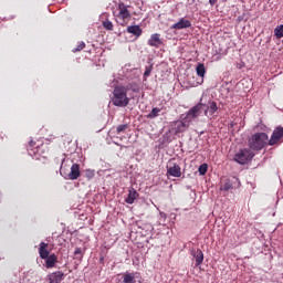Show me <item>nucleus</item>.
<instances>
[{
  "label": "nucleus",
  "mask_w": 283,
  "mask_h": 283,
  "mask_svg": "<svg viewBox=\"0 0 283 283\" xmlns=\"http://www.w3.org/2000/svg\"><path fill=\"white\" fill-rule=\"evenodd\" d=\"M269 135L266 133H255L252 135L248 143L250 149H253V151H260L269 145Z\"/></svg>",
  "instance_id": "1"
},
{
  "label": "nucleus",
  "mask_w": 283,
  "mask_h": 283,
  "mask_svg": "<svg viewBox=\"0 0 283 283\" xmlns=\"http://www.w3.org/2000/svg\"><path fill=\"white\" fill-rule=\"evenodd\" d=\"M112 103L115 107H127L129 105V97H127V88L125 86L114 88Z\"/></svg>",
  "instance_id": "2"
},
{
  "label": "nucleus",
  "mask_w": 283,
  "mask_h": 283,
  "mask_svg": "<svg viewBox=\"0 0 283 283\" xmlns=\"http://www.w3.org/2000/svg\"><path fill=\"white\" fill-rule=\"evenodd\" d=\"M114 17L118 25H127L132 21V12H129V6L120 2L117 10L114 12Z\"/></svg>",
  "instance_id": "3"
},
{
  "label": "nucleus",
  "mask_w": 283,
  "mask_h": 283,
  "mask_svg": "<svg viewBox=\"0 0 283 283\" xmlns=\"http://www.w3.org/2000/svg\"><path fill=\"white\" fill-rule=\"evenodd\" d=\"M166 176L169 178H180L182 176V168H180V164H177L176 160L172 158L168 160L166 165Z\"/></svg>",
  "instance_id": "4"
},
{
  "label": "nucleus",
  "mask_w": 283,
  "mask_h": 283,
  "mask_svg": "<svg viewBox=\"0 0 283 283\" xmlns=\"http://www.w3.org/2000/svg\"><path fill=\"white\" fill-rule=\"evenodd\" d=\"M253 156H255V154H253L251 149L243 148L234 155V160L239 165H247V163L253 159Z\"/></svg>",
  "instance_id": "5"
},
{
  "label": "nucleus",
  "mask_w": 283,
  "mask_h": 283,
  "mask_svg": "<svg viewBox=\"0 0 283 283\" xmlns=\"http://www.w3.org/2000/svg\"><path fill=\"white\" fill-rule=\"evenodd\" d=\"M205 111V104L199 103L195 105L192 108H190L187 113L186 116L184 117L190 125L191 120H195V118H198L200 114Z\"/></svg>",
  "instance_id": "6"
},
{
  "label": "nucleus",
  "mask_w": 283,
  "mask_h": 283,
  "mask_svg": "<svg viewBox=\"0 0 283 283\" xmlns=\"http://www.w3.org/2000/svg\"><path fill=\"white\" fill-rule=\"evenodd\" d=\"M282 138H283V127L279 126L273 130L272 136L269 139V145L271 147H273V145H277V143H280Z\"/></svg>",
  "instance_id": "7"
},
{
  "label": "nucleus",
  "mask_w": 283,
  "mask_h": 283,
  "mask_svg": "<svg viewBox=\"0 0 283 283\" xmlns=\"http://www.w3.org/2000/svg\"><path fill=\"white\" fill-rule=\"evenodd\" d=\"M239 187L240 179H238L237 177H231L221 186V191H229V189H239Z\"/></svg>",
  "instance_id": "8"
},
{
  "label": "nucleus",
  "mask_w": 283,
  "mask_h": 283,
  "mask_svg": "<svg viewBox=\"0 0 283 283\" xmlns=\"http://www.w3.org/2000/svg\"><path fill=\"white\" fill-rule=\"evenodd\" d=\"M67 180H78L81 178V166L78 164H73L71 166V171L65 177Z\"/></svg>",
  "instance_id": "9"
},
{
  "label": "nucleus",
  "mask_w": 283,
  "mask_h": 283,
  "mask_svg": "<svg viewBox=\"0 0 283 283\" xmlns=\"http://www.w3.org/2000/svg\"><path fill=\"white\" fill-rule=\"evenodd\" d=\"M196 73L199 78L195 85H202L205 83V75L207 74V67H205V64L199 63L196 67Z\"/></svg>",
  "instance_id": "10"
},
{
  "label": "nucleus",
  "mask_w": 283,
  "mask_h": 283,
  "mask_svg": "<svg viewBox=\"0 0 283 283\" xmlns=\"http://www.w3.org/2000/svg\"><path fill=\"white\" fill-rule=\"evenodd\" d=\"M190 255H192L193 260H195V265L196 266H200V264H202V262H205V253H202V250L200 249H192L190 252Z\"/></svg>",
  "instance_id": "11"
},
{
  "label": "nucleus",
  "mask_w": 283,
  "mask_h": 283,
  "mask_svg": "<svg viewBox=\"0 0 283 283\" xmlns=\"http://www.w3.org/2000/svg\"><path fill=\"white\" fill-rule=\"evenodd\" d=\"M187 28H191V21L181 18L178 22L170 27V30H187Z\"/></svg>",
  "instance_id": "12"
},
{
  "label": "nucleus",
  "mask_w": 283,
  "mask_h": 283,
  "mask_svg": "<svg viewBox=\"0 0 283 283\" xmlns=\"http://www.w3.org/2000/svg\"><path fill=\"white\" fill-rule=\"evenodd\" d=\"M189 125L191 124L185 118L182 120L176 122L175 124L176 134H182V132H187V129H189Z\"/></svg>",
  "instance_id": "13"
},
{
  "label": "nucleus",
  "mask_w": 283,
  "mask_h": 283,
  "mask_svg": "<svg viewBox=\"0 0 283 283\" xmlns=\"http://www.w3.org/2000/svg\"><path fill=\"white\" fill-rule=\"evenodd\" d=\"M148 45H150V48H160V45H163V40H160V34L158 33L151 34L148 40Z\"/></svg>",
  "instance_id": "14"
},
{
  "label": "nucleus",
  "mask_w": 283,
  "mask_h": 283,
  "mask_svg": "<svg viewBox=\"0 0 283 283\" xmlns=\"http://www.w3.org/2000/svg\"><path fill=\"white\" fill-rule=\"evenodd\" d=\"M64 276H65V274L61 271L53 272V273L49 274V282L50 283L63 282Z\"/></svg>",
  "instance_id": "15"
},
{
  "label": "nucleus",
  "mask_w": 283,
  "mask_h": 283,
  "mask_svg": "<svg viewBox=\"0 0 283 283\" xmlns=\"http://www.w3.org/2000/svg\"><path fill=\"white\" fill-rule=\"evenodd\" d=\"M137 199H138V191H136V189H134V188H129L128 196L125 199V202L127 205H134L135 200H137Z\"/></svg>",
  "instance_id": "16"
},
{
  "label": "nucleus",
  "mask_w": 283,
  "mask_h": 283,
  "mask_svg": "<svg viewBox=\"0 0 283 283\" xmlns=\"http://www.w3.org/2000/svg\"><path fill=\"white\" fill-rule=\"evenodd\" d=\"M44 260L46 269H54V266H56V262H59V258L56 256V254H51Z\"/></svg>",
  "instance_id": "17"
},
{
  "label": "nucleus",
  "mask_w": 283,
  "mask_h": 283,
  "mask_svg": "<svg viewBox=\"0 0 283 283\" xmlns=\"http://www.w3.org/2000/svg\"><path fill=\"white\" fill-rule=\"evenodd\" d=\"M218 112V104L216 102H209V105L205 109V116H213Z\"/></svg>",
  "instance_id": "18"
},
{
  "label": "nucleus",
  "mask_w": 283,
  "mask_h": 283,
  "mask_svg": "<svg viewBox=\"0 0 283 283\" xmlns=\"http://www.w3.org/2000/svg\"><path fill=\"white\" fill-rule=\"evenodd\" d=\"M126 31L128 32V34H133L137 38L143 34V29H140V25H129L127 27Z\"/></svg>",
  "instance_id": "19"
},
{
  "label": "nucleus",
  "mask_w": 283,
  "mask_h": 283,
  "mask_svg": "<svg viewBox=\"0 0 283 283\" xmlns=\"http://www.w3.org/2000/svg\"><path fill=\"white\" fill-rule=\"evenodd\" d=\"M39 255L42 260H45V258L50 256V251H48V243H40Z\"/></svg>",
  "instance_id": "20"
},
{
  "label": "nucleus",
  "mask_w": 283,
  "mask_h": 283,
  "mask_svg": "<svg viewBox=\"0 0 283 283\" xmlns=\"http://www.w3.org/2000/svg\"><path fill=\"white\" fill-rule=\"evenodd\" d=\"M136 275H138V273H130V272L124 273L122 283H135L136 282Z\"/></svg>",
  "instance_id": "21"
},
{
  "label": "nucleus",
  "mask_w": 283,
  "mask_h": 283,
  "mask_svg": "<svg viewBox=\"0 0 283 283\" xmlns=\"http://www.w3.org/2000/svg\"><path fill=\"white\" fill-rule=\"evenodd\" d=\"M160 112H163V108L154 107L147 115V118H158V116H160Z\"/></svg>",
  "instance_id": "22"
},
{
  "label": "nucleus",
  "mask_w": 283,
  "mask_h": 283,
  "mask_svg": "<svg viewBox=\"0 0 283 283\" xmlns=\"http://www.w3.org/2000/svg\"><path fill=\"white\" fill-rule=\"evenodd\" d=\"M274 36L276 39H283V24L275 27V29H274Z\"/></svg>",
  "instance_id": "23"
},
{
  "label": "nucleus",
  "mask_w": 283,
  "mask_h": 283,
  "mask_svg": "<svg viewBox=\"0 0 283 283\" xmlns=\"http://www.w3.org/2000/svg\"><path fill=\"white\" fill-rule=\"evenodd\" d=\"M125 88L127 90V92H129V90L132 92H135V94H138V92H140V86H138V84L136 83L128 84Z\"/></svg>",
  "instance_id": "24"
},
{
  "label": "nucleus",
  "mask_w": 283,
  "mask_h": 283,
  "mask_svg": "<svg viewBox=\"0 0 283 283\" xmlns=\"http://www.w3.org/2000/svg\"><path fill=\"white\" fill-rule=\"evenodd\" d=\"M208 169H209V165L202 164L199 166L198 171H199L200 176H205L207 174Z\"/></svg>",
  "instance_id": "25"
},
{
  "label": "nucleus",
  "mask_w": 283,
  "mask_h": 283,
  "mask_svg": "<svg viewBox=\"0 0 283 283\" xmlns=\"http://www.w3.org/2000/svg\"><path fill=\"white\" fill-rule=\"evenodd\" d=\"M94 176H96V172L94 171V169L85 170V178H87V180H92V178H94Z\"/></svg>",
  "instance_id": "26"
},
{
  "label": "nucleus",
  "mask_w": 283,
  "mask_h": 283,
  "mask_svg": "<svg viewBox=\"0 0 283 283\" xmlns=\"http://www.w3.org/2000/svg\"><path fill=\"white\" fill-rule=\"evenodd\" d=\"M103 28H105V30H114V24L112 23V21L105 20L103 21Z\"/></svg>",
  "instance_id": "27"
},
{
  "label": "nucleus",
  "mask_w": 283,
  "mask_h": 283,
  "mask_svg": "<svg viewBox=\"0 0 283 283\" xmlns=\"http://www.w3.org/2000/svg\"><path fill=\"white\" fill-rule=\"evenodd\" d=\"M127 127H129L127 124H122V125L117 126V128H116V134H123V133H125V130L127 129Z\"/></svg>",
  "instance_id": "28"
},
{
  "label": "nucleus",
  "mask_w": 283,
  "mask_h": 283,
  "mask_svg": "<svg viewBox=\"0 0 283 283\" xmlns=\"http://www.w3.org/2000/svg\"><path fill=\"white\" fill-rule=\"evenodd\" d=\"M85 48V42H80L77 48L73 49L72 52H81Z\"/></svg>",
  "instance_id": "29"
},
{
  "label": "nucleus",
  "mask_w": 283,
  "mask_h": 283,
  "mask_svg": "<svg viewBox=\"0 0 283 283\" xmlns=\"http://www.w3.org/2000/svg\"><path fill=\"white\" fill-rule=\"evenodd\" d=\"M81 253H83L81 248H76L75 251H74V255H81Z\"/></svg>",
  "instance_id": "30"
},
{
  "label": "nucleus",
  "mask_w": 283,
  "mask_h": 283,
  "mask_svg": "<svg viewBox=\"0 0 283 283\" xmlns=\"http://www.w3.org/2000/svg\"><path fill=\"white\" fill-rule=\"evenodd\" d=\"M149 74H151V70H146L144 73L145 76H149Z\"/></svg>",
  "instance_id": "31"
},
{
  "label": "nucleus",
  "mask_w": 283,
  "mask_h": 283,
  "mask_svg": "<svg viewBox=\"0 0 283 283\" xmlns=\"http://www.w3.org/2000/svg\"><path fill=\"white\" fill-rule=\"evenodd\" d=\"M218 0H209L210 6H216Z\"/></svg>",
  "instance_id": "32"
},
{
  "label": "nucleus",
  "mask_w": 283,
  "mask_h": 283,
  "mask_svg": "<svg viewBox=\"0 0 283 283\" xmlns=\"http://www.w3.org/2000/svg\"><path fill=\"white\" fill-rule=\"evenodd\" d=\"M237 67H238L239 70H242V67H244V64H238Z\"/></svg>",
  "instance_id": "33"
},
{
  "label": "nucleus",
  "mask_w": 283,
  "mask_h": 283,
  "mask_svg": "<svg viewBox=\"0 0 283 283\" xmlns=\"http://www.w3.org/2000/svg\"><path fill=\"white\" fill-rule=\"evenodd\" d=\"M160 217H161V218H167V213L160 212Z\"/></svg>",
  "instance_id": "34"
},
{
  "label": "nucleus",
  "mask_w": 283,
  "mask_h": 283,
  "mask_svg": "<svg viewBox=\"0 0 283 283\" xmlns=\"http://www.w3.org/2000/svg\"><path fill=\"white\" fill-rule=\"evenodd\" d=\"M30 147H34V143L32 140L30 142Z\"/></svg>",
  "instance_id": "35"
}]
</instances>
